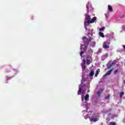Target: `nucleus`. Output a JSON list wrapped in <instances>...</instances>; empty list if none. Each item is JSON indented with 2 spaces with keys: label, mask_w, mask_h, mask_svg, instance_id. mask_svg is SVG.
Instances as JSON below:
<instances>
[{
  "label": "nucleus",
  "mask_w": 125,
  "mask_h": 125,
  "mask_svg": "<svg viewBox=\"0 0 125 125\" xmlns=\"http://www.w3.org/2000/svg\"><path fill=\"white\" fill-rule=\"evenodd\" d=\"M106 37L107 38V41L109 42V41H111L114 39V32H111L109 34H107L106 35Z\"/></svg>",
  "instance_id": "nucleus-5"
},
{
  "label": "nucleus",
  "mask_w": 125,
  "mask_h": 125,
  "mask_svg": "<svg viewBox=\"0 0 125 125\" xmlns=\"http://www.w3.org/2000/svg\"><path fill=\"white\" fill-rule=\"evenodd\" d=\"M94 75V70L92 69L90 73L89 76H87L86 79L83 78V75L82 76L83 78L81 81V83L79 85V90L78 91V95L82 94L81 99L82 101L83 102V104H82L81 106L83 108H86V109L87 110L89 108L90 104H89L86 103V101L88 100L89 98V95L88 94H86L85 96V90L87 89V92H89V82L92 80V77Z\"/></svg>",
  "instance_id": "nucleus-1"
},
{
  "label": "nucleus",
  "mask_w": 125,
  "mask_h": 125,
  "mask_svg": "<svg viewBox=\"0 0 125 125\" xmlns=\"http://www.w3.org/2000/svg\"><path fill=\"white\" fill-rule=\"evenodd\" d=\"M99 35L100 37H102V38H104V34L101 32H100L99 33Z\"/></svg>",
  "instance_id": "nucleus-16"
},
{
  "label": "nucleus",
  "mask_w": 125,
  "mask_h": 125,
  "mask_svg": "<svg viewBox=\"0 0 125 125\" xmlns=\"http://www.w3.org/2000/svg\"><path fill=\"white\" fill-rule=\"evenodd\" d=\"M102 51V49L101 48L99 49L98 52H97V54H100V53H101Z\"/></svg>",
  "instance_id": "nucleus-19"
},
{
  "label": "nucleus",
  "mask_w": 125,
  "mask_h": 125,
  "mask_svg": "<svg viewBox=\"0 0 125 125\" xmlns=\"http://www.w3.org/2000/svg\"><path fill=\"white\" fill-rule=\"evenodd\" d=\"M105 17H108V16L107 15V14H105Z\"/></svg>",
  "instance_id": "nucleus-25"
},
{
  "label": "nucleus",
  "mask_w": 125,
  "mask_h": 125,
  "mask_svg": "<svg viewBox=\"0 0 125 125\" xmlns=\"http://www.w3.org/2000/svg\"><path fill=\"white\" fill-rule=\"evenodd\" d=\"M81 65H82V70H83L82 74H84V72H85V60L84 59L83 60V62Z\"/></svg>",
  "instance_id": "nucleus-6"
},
{
  "label": "nucleus",
  "mask_w": 125,
  "mask_h": 125,
  "mask_svg": "<svg viewBox=\"0 0 125 125\" xmlns=\"http://www.w3.org/2000/svg\"><path fill=\"white\" fill-rule=\"evenodd\" d=\"M91 62H92V59H91V57L89 56V58L86 61L87 65H89Z\"/></svg>",
  "instance_id": "nucleus-8"
},
{
  "label": "nucleus",
  "mask_w": 125,
  "mask_h": 125,
  "mask_svg": "<svg viewBox=\"0 0 125 125\" xmlns=\"http://www.w3.org/2000/svg\"><path fill=\"white\" fill-rule=\"evenodd\" d=\"M88 54H92V53H93V51H92V49H89L88 50Z\"/></svg>",
  "instance_id": "nucleus-14"
},
{
  "label": "nucleus",
  "mask_w": 125,
  "mask_h": 125,
  "mask_svg": "<svg viewBox=\"0 0 125 125\" xmlns=\"http://www.w3.org/2000/svg\"><path fill=\"white\" fill-rule=\"evenodd\" d=\"M123 31L125 32V24H123L122 25V27L121 28Z\"/></svg>",
  "instance_id": "nucleus-20"
},
{
  "label": "nucleus",
  "mask_w": 125,
  "mask_h": 125,
  "mask_svg": "<svg viewBox=\"0 0 125 125\" xmlns=\"http://www.w3.org/2000/svg\"><path fill=\"white\" fill-rule=\"evenodd\" d=\"M108 9L109 11H113V7L110 5H108Z\"/></svg>",
  "instance_id": "nucleus-13"
},
{
  "label": "nucleus",
  "mask_w": 125,
  "mask_h": 125,
  "mask_svg": "<svg viewBox=\"0 0 125 125\" xmlns=\"http://www.w3.org/2000/svg\"><path fill=\"white\" fill-rule=\"evenodd\" d=\"M99 72H100V70H99V69H97L96 71V73L95 74V77H97V76H98V74H99Z\"/></svg>",
  "instance_id": "nucleus-17"
},
{
  "label": "nucleus",
  "mask_w": 125,
  "mask_h": 125,
  "mask_svg": "<svg viewBox=\"0 0 125 125\" xmlns=\"http://www.w3.org/2000/svg\"><path fill=\"white\" fill-rule=\"evenodd\" d=\"M110 98V96H107V97H105L104 98V99H105V100H107V99H109Z\"/></svg>",
  "instance_id": "nucleus-22"
},
{
  "label": "nucleus",
  "mask_w": 125,
  "mask_h": 125,
  "mask_svg": "<svg viewBox=\"0 0 125 125\" xmlns=\"http://www.w3.org/2000/svg\"><path fill=\"white\" fill-rule=\"evenodd\" d=\"M103 92V89L102 88L100 89V90L97 92V94L98 96H100L101 95V93Z\"/></svg>",
  "instance_id": "nucleus-12"
},
{
  "label": "nucleus",
  "mask_w": 125,
  "mask_h": 125,
  "mask_svg": "<svg viewBox=\"0 0 125 125\" xmlns=\"http://www.w3.org/2000/svg\"><path fill=\"white\" fill-rule=\"evenodd\" d=\"M114 65V62H110L107 64V67L108 69H110Z\"/></svg>",
  "instance_id": "nucleus-9"
},
{
  "label": "nucleus",
  "mask_w": 125,
  "mask_h": 125,
  "mask_svg": "<svg viewBox=\"0 0 125 125\" xmlns=\"http://www.w3.org/2000/svg\"><path fill=\"white\" fill-rule=\"evenodd\" d=\"M110 125H116V123H114V122H111L110 123Z\"/></svg>",
  "instance_id": "nucleus-23"
},
{
  "label": "nucleus",
  "mask_w": 125,
  "mask_h": 125,
  "mask_svg": "<svg viewBox=\"0 0 125 125\" xmlns=\"http://www.w3.org/2000/svg\"><path fill=\"white\" fill-rule=\"evenodd\" d=\"M124 83H125V80L124 81Z\"/></svg>",
  "instance_id": "nucleus-27"
},
{
  "label": "nucleus",
  "mask_w": 125,
  "mask_h": 125,
  "mask_svg": "<svg viewBox=\"0 0 125 125\" xmlns=\"http://www.w3.org/2000/svg\"><path fill=\"white\" fill-rule=\"evenodd\" d=\"M112 72H113V69H111L108 71H107V72L105 73V74L104 75L103 77H106V76H109V75H111V73H112Z\"/></svg>",
  "instance_id": "nucleus-10"
},
{
  "label": "nucleus",
  "mask_w": 125,
  "mask_h": 125,
  "mask_svg": "<svg viewBox=\"0 0 125 125\" xmlns=\"http://www.w3.org/2000/svg\"><path fill=\"white\" fill-rule=\"evenodd\" d=\"M125 95V93L124 92H121L120 93V98L122 99V98H123V96H124V95Z\"/></svg>",
  "instance_id": "nucleus-15"
},
{
  "label": "nucleus",
  "mask_w": 125,
  "mask_h": 125,
  "mask_svg": "<svg viewBox=\"0 0 125 125\" xmlns=\"http://www.w3.org/2000/svg\"><path fill=\"white\" fill-rule=\"evenodd\" d=\"M105 30V27H103L99 29V32H102V31H104Z\"/></svg>",
  "instance_id": "nucleus-18"
},
{
  "label": "nucleus",
  "mask_w": 125,
  "mask_h": 125,
  "mask_svg": "<svg viewBox=\"0 0 125 125\" xmlns=\"http://www.w3.org/2000/svg\"><path fill=\"white\" fill-rule=\"evenodd\" d=\"M83 58H85L84 57H83Z\"/></svg>",
  "instance_id": "nucleus-28"
},
{
  "label": "nucleus",
  "mask_w": 125,
  "mask_h": 125,
  "mask_svg": "<svg viewBox=\"0 0 125 125\" xmlns=\"http://www.w3.org/2000/svg\"><path fill=\"white\" fill-rule=\"evenodd\" d=\"M117 73H118V69H116V70L114 71V74H117Z\"/></svg>",
  "instance_id": "nucleus-24"
},
{
  "label": "nucleus",
  "mask_w": 125,
  "mask_h": 125,
  "mask_svg": "<svg viewBox=\"0 0 125 125\" xmlns=\"http://www.w3.org/2000/svg\"><path fill=\"white\" fill-rule=\"evenodd\" d=\"M12 78V77H11L6 76V79L7 81H8V80H10V79H11Z\"/></svg>",
  "instance_id": "nucleus-21"
},
{
  "label": "nucleus",
  "mask_w": 125,
  "mask_h": 125,
  "mask_svg": "<svg viewBox=\"0 0 125 125\" xmlns=\"http://www.w3.org/2000/svg\"><path fill=\"white\" fill-rule=\"evenodd\" d=\"M107 58H108V54H105L102 57V60L104 61Z\"/></svg>",
  "instance_id": "nucleus-11"
},
{
  "label": "nucleus",
  "mask_w": 125,
  "mask_h": 125,
  "mask_svg": "<svg viewBox=\"0 0 125 125\" xmlns=\"http://www.w3.org/2000/svg\"><path fill=\"white\" fill-rule=\"evenodd\" d=\"M109 44H110V42L107 40L106 42H104L103 45V48H109Z\"/></svg>",
  "instance_id": "nucleus-7"
},
{
  "label": "nucleus",
  "mask_w": 125,
  "mask_h": 125,
  "mask_svg": "<svg viewBox=\"0 0 125 125\" xmlns=\"http://www.w3.org/2000/svg\"><path fill=\"white\" fill-rule=\"evenodd\" d=\"M83 117L85 120L89 119L91 122H97L98 121V116L96 113H92V111L87 112L86 110L83 111Z\"/></svg>",
  "instance_id": "nucleus-4"
},
{
  "label": "nucleus",
  "mask_w": 125,
  "mask_h": 125,
  "mask_svg": "<svg viewBox=\"0 0 125 125\" xmlns=\"http://www.w3.org/2000/svg\"><path fill=\"white\" fill-rule=\"evenodd\" d=\"M86 7L87 14L85 15L84 28L86 31H87L88 36H91L93 34L92 32L93 29L92 28H91V27H90L89 28L87 27L89 26V24H91V23H94L96 19H97V18L95 17L91 19V18H90V16L88 15V12H89V11H93V8H92L91 4L89 2L86 4ZM87 29H88V30Z\"/></svg>",
  "instance_id": "nucleus-2"
},
{
  "label": "nucleus",
  "mask_w": 125,
  "mask_h": 125,
  "mask_svg": "<svg viewBox=\"0 0 125 125\" xmlns=\"http://www.w3.org/2000/svg\"><path fill=\"white\" fill-rule=\"evenodd\" d=\"M15 72H17V70H15Z\"/></svg>",
  "instance_id": "nucleus-26"
},
{
  "label": "nucleus",
  "mask_w": 125,
  "mask_h": 125,
  "mask_svg": "<svg viewBox=\"0 0 125 125\" xmlns=\"http://www.w3.org/2000/svg\"><path fill=\"white\" fill-rule=\"evenodd\" d=\"M88 37V38L83 37V44L81 45V52H80V56H81V57H83V55L84 53V51L88 46L89 42H90L89 44L92 47H94L95 44H96V42H95L93 38H90L89 36Z\"/></svg>",
  "instance_id": "nucleus-3"
}]
</instances>
